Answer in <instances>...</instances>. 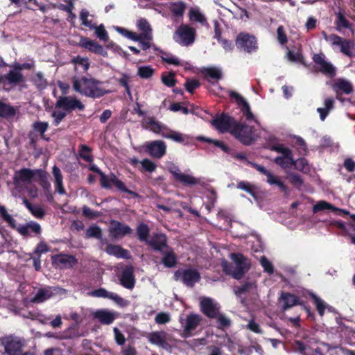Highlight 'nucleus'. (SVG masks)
I'll return each mask as SVG.
<instances>
[{
    "label": "nucleus",
    "instance_id": "obj_6",
    "mask_svg": "<svg viewBox=\"0 0 355 355\" xmlns=\"http://www.w3.org/2000/svg\"><path fill=\"white\" fill-rule=\"evenodd\" d=\"M254 128L246 123H236L231 130V134L244 145L249 146L254 140Z\"/></svg>",
    "mask_w": 355,
    "mask_h": 355
},
{
    "label": "nucleus",
    "instance_id": "obj_40",
    "mask_svg": "<svg viewBox=\"0 0 355 355\" xmlns=\"http://www.w3.org/2000/svg\"><path fill=\"white\" fill-rule=\"evenodd\" d=\"M23 204L35 218L38 219H42L44 218L45 211L39 205H32L25 197L23 198Z\"/></svg>",
    "mask_w": 355,
    "mask_h": 355
},
{
    "label": "nucleus",
    "instance_id": "obj_47",
    "mask_svg": "<svg viewBox=\"0 0 355 355\" xmlns=\"http://www.w3.org/2000/svg\"><path fill=\"white\" fill-rule=\"evenodd\" d=\"M102 230L96 225L89 227L85 232V238H95L101 239L102 238Z\"/></svg>",
    "mask_w": 355,
    "mask_h": 355
},
{
    "label": "nucleus",
    "instance_id": "obj_13",
    "mask_svg": "<svg viewBox=\"0 0 355 355\" xmlns=\"http://www.w3.org/2000/svg\"><path fill=\"white\" fill-rule=\"evenodd\" d=\"M147 338L149 343L164 349L171 348L168 342L171 341V336L165 331H156L149 333Z\"/></svg>",
    "mask_w": 355,
    "mask_h": 355
},
{
    "label": "nucleus",
    "instance_id": "obj_48",
    "mask_svg": "<svg viewBox=\"0 0 355 355\" xmlns=\"http://www.w3.org/2000/svg\"><path fill=\"white\" fill-rule=\"evenodd\" d=\"M310 297L313 300L319 315L320 316H323L324 314V311L327 308V304L325 302L313 293L310 294Z\"/></svg>",
    "mask_w": 355,
    "mask_h": 355
},
{
    "label": "nucleus",
    "instance_id": "obj_18",
    "mask_svg": "<svg viewBox=\"0 0 355 355\" xmlns=\"http://www.w3.org/2000/svg\"><path fill=\"white\" fill-rule=\"evenodd\" d=\"M201 312L209 319L217 317L220 312V306L209 297H203L200 302Z\"/></svg>",
    "mask_w": 355,
    "mask_h": 355
},
{
    "label": "nucleus",
    "instance_id": "obj_32",
    "mask_svg": "<svg viewBox=\"0 0 355 355\" xmlns=\"http://www.w3.org/2000/svg\"><path fill=\"white\" fill-rule=\"evenodd\" d=\"M160 252L162 254V263L165 267L173 268L176 266L178 257L172 248L167 247L166 250Z\"/></svg>",
    "mask_w": 355,
    "mask_h": 355
},
{
    "label": "nucleus",
    "instance_id": "obj_2",
    "mask_svg": "<svg viewBox=\"0 0 355 355\" xmlns=\"http://www.w3.org/2000/svg\"><path fill=\"white\" fill-rule=\"evenodd\" d=\"M230 258L235 266L224 260L221 263L223 270L226 275H231L234 279L239 280L250 269V261L241 253H232Z\"/></svg>",
    "mask_w": 355,
    "mask_h": 355
},
{
    "label": "nucleus",
    "instance_id": "obj_52",
    "mask_svg": "<svg viewBox=\"0 0 355 355\" xmlns=\"http://www.w3.org/2000/svg\"><path fill=\"white\" fill-rule=\"evenodd\" d=\"M159 55H160L162 61H164L168 64H173L175 66H181L182 65L181 62L177 58L173 56L170 53H168L162 50H160Z\"/></svg>",
    "mask_w": 355,
    "mask_h": 355
},
{
    "label": "nucleus",
    "instance_id": "obj_21",
    "mask_svg": "<svg viewBox=\"0 0 355 355\" xmlns=\"http://www.w3.org/2000/svg\"><path fill=\"white\" fill-rule=\"evenodd\" d=\"M51 259L53 264L62 268H71L78 263L75 256L65 254L53 255Z\"/></svg>",
    "mask_w": 355,
    "mask_h": 355
},
{
    "label": "nucleus",
    "instance_id": "obj_17",
    "mask_svg": "<svg viewBox=\"0 0 355 355\" xmlns=\"http://www.w3.org/2000/svg\"><path fill=\"white\" fill-rule=\"evenodd\" d=\"M12 70H10L6 73L7 82L12 86H17L25 81V78L21 73V63L15 62L12 64L9 65Z\"/></svg>",
    "mask_w": 355,
    "mask_h": 355
},
{
    "label": "nucleus",
    "instance_id": "obj_5",
    "mask_svg": "<svg viewBox=\"0 0 355 355\" xmlns=\"http://www.w3.org/2000/svg\"><path fill=\"white\" fill-rule=\"evenodd\" d=\"M270 150L282 154V156H277L274 159V162L280 166L282 169L286 170L293 166L294 158L292 150L284 147L283 144H274L270 147Z\"/></svg>",
    "mask_w": 355,
    "mask_h": 355
},
{
    "label": "nucleus",
    "instance_id": "obj_45",
    "mask_svg": "<svg viewBox=\"0 0 355 355\" xmlns=\"http://www.w3.org/2000/svg\"><path fill=\"white\" fill-rule=\"evenodd\" d=\"M92 148L85 144L79 145L78 152L80 157L87 162H92L94 157L92 155Z\"/></svg>",
    "mask_w": 355,
    "mask_h": 355
},
{
    "label": "nucleus",
    "instance_id": "obj_16",
    "mask_svg": "<svg viewBox=\"0 0 355 355\" xmlns=\"http://www.w3.org/2000/svg\"><path fill=\"white\" fill-rule=\"evenodd\" d=\"M175 277L178 279L181 277L182 282L189 287H193L195 283L200 279V272L196 269H185L182 271L177 270L175 272Z\"/></svg>",
    "mask_w": 355,
    "mask_h": 355
},
{
    "label": "nucleus",
    "instance_id": "obj_26",
    "mask_svg": "<svg viewBox=\"0 0 355 355\" xmlns=\"http://www.w3.org/2000/svg\"><path fill=\"white\" fill-rule=\"evenodd\" d=\"M146 151L153 157L160 159L166 152V146L163 141L155 140L148 144Z\"/></svg>",
    "mask_w": 355,
    "mask_h": 355
},
{
    "label": "nucleus",
    "instance_id": "obj_28",
    "mask_svg": "<svg viewBox=\"0 0 355 355\" xmlns=\"http://www.w3.org/2000/svg\"><path fill=\"white\" fill-rule=\"evenodd\" d=\"M92 315L94 319H97L101 324L105 325L113 323L116 318L114 313L107 309H98L93 312Z\"/></svg>",
    "mask_w": 355,
    "mask_h": 355
},
{
    "label": "nucleus",
    "instance_id": "obj_22",
    "mask_svg": "<svg viewBox=\"0 0 355 355\" xmlns=\"http://www.w3.org/2000/svg\"><path fill=\"white\" fill-rule=\"evenodd\" d=\"M92 295L96 297L107 298L113 300L116 304L121 307L126 306L128 305L127 300H124L117 294L107 291L103 288H100L94 290L92 293Z\"/></svg>",
    "mask_w": 355,
    "mask_h": 355
},
{
    "label": "nucleus",
    "instance_id": "obj_59",
    "mask_svg": "<svg viewBox=\"0 0 355 355\" xmlns=\"http://www.w3.org/2000/svg\"><path fill=\"white\" fill-rule=\"evenodd\" d=\"M116 31L118 33H119L123 36H124L132 41H136V40H140V37H139L137 33L130 31L125 28L117 27Z\"/></svg>",
    "mask_w": 355,
    "mask_h": 355
},
{
    "label": "nucleus",
    "instance_id": "obj_38",
    "mask_svg": "<svg viewBox=\"0 0 355 355\" xmlns=\"http://www.w3.org/2000/svg\"><path fill=\"white\" fill-rule=\"evenodd\" d=\"M146 128L154 133L160 134L163 137V133L165 132L167 126L156 121L154 118H149L146 121Z\"/></svg>",
    "mask_w": 355,
    "mask_h": 355
},
{
    "label": "nucleus",
    "instance_id": "obj_61",
    "mask_svg": "<svg viewBox=\"0 0 355 355\" xmlns=\"http://www.w3.org/2000/svg\"><path fill=\"white\" fill-rule=\"evenodd\" d=\"M89 12L87 10H82L80 14V18L82 21V24L89 28V29H94L96 24L92 23L91 20L88 19Z\"/></svg>",
    "mask_w": 355,
    "mask_h": 355
},
{
    "label": "nucleus",
    "instance_id": "obj_30",
    "mask_svg": "<svg viewBox=\"0 0 355 355\" xmlns=\"http://www.w3.org/2000/svg\"><path fill=\"white\" fill-rule=\"evenodd\" d=\"M280 300L283 302V311L289 309L296 305L302 304L298 296L288 292H282Z\"/></svg>",
    "mask_w": 355,
    "mask_h": 355
},
{
    "label": "nucleus",
    "instance_id": "obj_39",
    "mask_svg": "<svg viewBox=\"0 0 355 355\" xmlns=\"http://www.w3.org/2000/svg\"><path fill=\"white\" fill-rule=\"evenodd\" d=\"M53 175L55 178V187L58 193L60 195H64L66 193L65 189L63 186L62 183V175L60 169L57 166H54L53 167Z\"/></svg>",
    "mask_w": 355,
    "mask_h": 355
},
{
    "label": "nucleus",
    "instance_id": "obj_46",
    "mask_svg": "<svg viewBox=\"0 0 355 355\" xmlns=\"http://www.w3.org/2000/svg\"><path fill=\"white\" fill-rule=\"evenodd\" d=\"M293 166L295 168L304 173H309L310 172V166L308 160L304 157H300L297 159H294Z\"/></svg>",
    "mask_w": 355,
    "mask_h": 355
},
{
    "label": "nucleus",
    "instance_id": "obj_34",
    "mask_svg": "<svg viewBox=\"0 0 355 355\" xmlns=\"http://www.w3.org/2000/svg\"><path fill=\"white\" fill-rule=\"evenodd\" d=\"M105 252L117 258L129 259L130 257V252L118 245L107 244Z\"/></svg>",
    "mask_w": 355,
    "mask_h": 355
},
{
    "label": "nucleus",
    "instance_id": "obj_56",
    "mask_svg": "<svg viewBox=\"0 0 355 355\" xmlns=\"http://www.w3.org/2000/svg\"><path fill=\"white\" fill-rule=\"evenodd\" d=\"M81 335L79 334L78 327L77 325L73 324L65 329L63 332V338L65 339H71L80 337Z\"/></svg>",
    "mask_w": 355,
    "mask_h": 355
},
{
    "label": "nucleus",
    "instance_id": "obj_64",
    "mask_svg": "<svg viewBox=\"0 0 355 355\" xmlns=\"http://www.w3.org/2000/svg\"><path fill=\"white\" fill-rule=\"evenodd\" d=\"M143 171L152 173L155 171L157 165L150 159L145 158L141 161Z\"/></svg>",
    "mask_w": 355,
    "mask_h": 355
},
{
    "label": "nucleus",
    "instance_id": "obj_31",
    "mask_svg": "<svg viewBox=\"0 0 355 355\" xmlns=\"http://www.w3.org/2000/svg\"><path fill=\"white\" fill-rule=\"evenodd\" d=\"M137 26L141 31L139 35L141 39H146L148 41L153 40L152 28L146 19L141 18L137 21Z\"/></svg>",
    "mask_w": 355,
    "mask_h": 355
},
{
    "label": "nucleus",
    "instance_id": "obj_8",
    "mask_svg": "<svg viewBox=\"0 0 355 355\" xmlns=\"http://www.w3.org/2000/svg\"><path fill=\"white\" fill-rule=\"evenodd\" d=\"M100 183L103 188L110 189L111 184H114L119 190L125 192L132 196L133 198H138L139 195L135 191L128 189L125 184L120 180L116 175L111 173L110 175H105L104 173L100 175Z\"/></svg>",
    "mask_w": 355,
    "mask_h": 355
},
{
    "label": "nucleus",
    "instance_id": "obj_58",
    "mask_svg": "<svg viewBox=\"0 0 355 355\" xmlns=\"http://www.w3.org/2000/svg\"><path fill=\"white\" fill-rule=\"evenodd\" d=\"M254 286V283L251 282H245L242 285L234 287V293L237 296H241L243 294L248 292Z\"/></svg>",
    "mask_w": 355,
    "mask_h": 355
},
{
    "label": "nucleus",
    "instance_id": "obj_62",
    "mask_svg": "<svg viewBox=\"0 0 355 355\" xmlns=\"http://www.w3.org/2000/svg\"><path fill=\"white\" fill-rule=\"evenodd\" d=\"M336 25L338 31H340L342 28H349L350 27V23L341 13H338L337 16Z\"/></svg>",
    "mask_w": 355,
    "mask_h": 355
},
{
    "label": "nucleus",
    "instance_id": "obj_51",
    "mask_svg": "<svg viewBox=\"0 0 355 355\" xmlns=\"http://www.w3.org/2000/svg\"><path fill=\"white\" fill-rule=\"evenodd\" d=\"M155 73V69L151 66H140L137 69V75L142 79H149Z\"/></svg>",
    "mask_w": 355,
    "mask_h": 355
},
{
    "label": "nucleus",
    "instance_id": "obj_11",
    "mask_svg": "<svg viewBox=\"0 0 355 355\" xmlns=\"http://www.w3.org/2000/svg\"><path fill=\"white\" fill-rule=\"evenodd\" d=\"M0 344L4 348L8 355H16L22 350L24 343L21 340L12 335L6 336L0 338Z\"/></svg>",
    "mask_w": 355,
    "mask_h": 355
},
{
    "label": "nucleus",
    "instance_id": "obj_63",
    "mask_svg": "<svg viewBox=\"0 0 355 355\" xmlns=\"http://www.w3.org/2000/svg\"><path fill=\"white\" fill-rule=\"evenodd\" d=\"M200 86V83L196 79H188L184 84L186 90L190 94H193Z\"/></svg>",
    "mask_w": 355,
    "mask_h": 355
},
{
    "label": "nucleus",
    "instance_id": "obj_49",
    "mask_svg": "<svg viewBox=\"0 0 355 355\" xmlns=\"http://www.w3.org/2000/svg\"><path fill=\"white\" fill-rule=\"evenodd\" d=\"M37 172L36 176L39 179L40 186L44 191H49L51 189V184L48 181L46 172L42 169H37Z\"/></svg>",
    "mask_w": 355,
    "mask_h": 355
},
{
    "label": "nucleus",
    "instance_id": "obj_60",
    "mask_svg": "<svg viewBox=\"0 0 355 355\" xmlns=\"http://www.w3.org/2000/svg\"><path fill=\"white\" fill-rule=\"evenodd\" d=\"M174 77L175 73L170 72L168 74L163 73L161 79L164 85L168 87H172L175 85L177 82Z\"/></svg>",
    "mask_w": 355,
    "mask_h": 355
},
{
    "label": "nucleus",
    "instance_id": "obj_3",
    "mask_svg": "<svg viewBox=\"0 0 355 355\" xmlns=\"http://www.w3.org/2000/svg\"><path fill=\"white\" fill-rule=\"evenodd\" d=\"M0 216L11 228L16 230L23 236H31L32 233L39 235L42 232L40 225L33 220L26 225L17 226L16 220L8 213L6 207L3 205H0Z\"/></svg>",
    "mask_w": 355,
    "mask_h": 355
},
{
    "label": "nucleus",
    "instance_id": "obj_41",
    "mask_svg": "<svg viewBox=\"0 0 355 355\" xmlns=\"http://www.w3.org/2000/svg\"><path fill=\"white\" fill-rule=\"evenodd\" d=\"M138 239L141 242L147 243L149 239L150 228L147 224L139 223L136 229Z\"/></svg>",
    "mask_w": 355,
    "mask_h": 355
},
{
    "label": "nucleus",
    "instance_id": "obj_29",
    "mask_svg": "<svg viewBox=\"0 0 355 355\" xmlns=\"http://www.w3.org/2000/svg\"><path fill=\"white\" fill-rule=\"evenodd\" d=\"M121 284L125 288L132 289L135 284L134 269L132 266L126 267L121 273Z\"/></svg>",
    "mask_w": 355,
    "mask_h": 355
},
{
    "label": "nucleus",
    "instance_id": "obj_25",
    "mask_svg": "<svg viewBox=\"0 0 355 355\" xmlns=\"http://www.w3.org/2000/svg\"><path fill=\"white\" fill-rule=\"evenodd\" d=\"M58 289L59 288L58 287L51 286L40 288L38 289L35 296L31 300V302L37 304L42 303L55 295Z\"/></svg>",
    "mask_w": 355,
    "mask_h": 355
},
{
    "label": "nucleus",
    "instance_id": "obj_24",
    "mask_svg": "<svg viewBox=\"0 0 355 355\" xmlns=\"http://www.w3.org/2000/svg\"><path fill=\"white\" fill-rule=\"evenodd\" d=\"M167 237L163 233H155L150 239H148L146 244L153 250L157 252H162L164 248H167Z\"/></svg>",
    "mask_w": 355,
    "mask_h": 355
},
{
    "label": "nucleus",
    "instance_id": "obj_12",
    "mask_svg": "<svg viewBox=\"0 0 355 355\" xmlns=\"http://www.w3.org/2000/svg\"><path fill=\"white\" fill-rule=\"evenodd\" d=\"M55 107L62 108L67 112L70 113L76 110L83 111L85 107V105L76 97L60 96L56 102Z\"/></svg>",
    "mask_w": 355,
    "mask_h": 355
},
{
    "label": "nucleus",
    "instance_id": "obj_1",
    "mask_svg": "<svg viewBox=\"0 0 355 355\" xmlns=\"http://www.w3.org/2000/svg\"><path fill=\"white\" fill-rule=\"evenodd\" d=\"M73 89L76 92L87 97L96 98L103 96L108 91H105L98 86L102 82L92 77L74 76L71 80Z\"/></svg>",
    "mask_w": 355,
    "mask_h": 355
},
{
    "label": "nucleus",
    "instance_id": "obj_42",
    "mask_svg": "<svg viewBox=\"0 0 355 355\" xmlns=\"http://www.w3.org/2000/svg\"><path fill=\"white\" fill-rule=\"evenodd\" d=\"M169 9L174 17H182L186 9V3L182 1L172 2Z\"/></svg>",
    "mask_w": 355,
    "mask_h": 355
},
{
    "label": "nucleus",
    "instance_id": "obj_54",
    "mask_svg": "<svg viewBox=\"0 0 355 355\" xmlns=\"http://www.w3.org/2000/svg\"><path fill=\"white\" fill-rule=\"evenodd\" d=\"M32 81L38 89H44L47 85V81L42 72H37L33 76Z\"/></svg>",
    "mask_w": 355,
    "mask_h": 355
},
{
    "label": "nucleus",
    "instance_id": "obj_50",
    "mask_svg": "<svg viewBox=\"0 0 355 355\" xmlns=\"http://www.w3.org/2000/svg\"><path fill=\"white\" fill-rule=\"evenodd\" d=\"M286 57L290 62L304 64V59L300 50L296 52L288 50Z\"/></svg>",
    "mask_w": 355,
    "mask_h": 355
},
{
    "label": "nucleus",
    "instance_id": "obj_15",
    "mask_svg": "<svg viewBox=\"0 0 355 355\" xmlns=\"http://www.w3.org/2000/svg\"><path fill=\"white\" fill-rule=\"evenodd\" d=\"M235 123H236V122L234 119L225 113L216 116L211 121V124L216 129L222 133L227 132L231 133V130Z\"/></svg>",
    "mask_w": 355,
    "mask_h": 355
},
{
    "label": "nucleus",
    "instance_id": "obj_14",
    "mask_svg": "<svg viewBox=\"0 0 355 355\" xmlns=\"http://www.w3.org/2000/svg\"><path fill=\"white\" fill-rule=\"evenodd\" d=\"M37 173V169L28 168H22L16 171L12 178L14 185L18 187L22 183L31 184L34 177L36 176Z\"/></svg>",
    "mask_w": 355,
    "mask_h": 355
},
{
    "label": "nucleus",
    "instance_id": "obj_44",
    "mask_svg": "<svg viewBox=\"0 0 355 355\" xmlns=\"http://www.w3.org/2000/svg\"><path fill=\"white\" fill-rule=\"evenodd\" d=\"M34 131L40 133L42 139L49 141V137L45 135V132L48 130L49 125L46 121H36L32 125Z\"/></svg>",
    "mask_w": 355,
    "mask_h": 355
},
{
    "label": "nucleus",
    "instance_id": "obj_33",
    "mask_svg": "<svg viewBox=\"0 0 355 355\" xmlns=\"http://www.w3.org/2000/svg\"><path fill=\"white\" fill-rule=\"evenodd\" d=\"M202 73L205 78L211 84L217 83L223 78V73L221 70L214 67L202 69Z\"/></svg>",
    "mask_w": 355,
    "mask_h": 355
},
{
    "label": "nucleus",
    "instance_id": "obj_23",
    "mask_svg": "<svg viewBox=\"0 0 355 355\" xmlns=\"http://www.w3.org/2000/svg\"><path fill=\"white\" fill-rule=\"evenodd\" d=\"M175 180L182 184L184 186L196 185L198 180L193 176L182 173L178 166L169 169Z\"/></svg>",
    "mask_w": 355,
    "mask_h": 355
},
{
    "label": "nucleus",
    "instance_id": "obj_27",
    "mask_svg": "<svg viewBox=\"0 0 355 355\" xmlns=\"http://www.w3.org/2000/svg\"><path fill=\"white\" fill-rule=\"evenodd\" d=\"M332 88L336 94V98L339 100H341L340 98V94H350L354 91L352 84L349 81L343 78L338 79L333 85Z\"/></svg>",
    "mask_w": 355,
    "mask_h": 355
},
{
    "label": "nucleus",
    "instance_id": "obj_36",
    "mask_svg": "<svg viewBox=\"0 0 355 355\" xmlns=\"http://www.w3.org/2000/svg\"><path fill=\"white\" fill-rule=\"evenodd\" d=\"M17 114L16 108L0 100V118L5 119H12Z\"/></svg>",
    "mask_w": 355,
    "mask_h": 355
},
{
    "label": "nucleus",
    "instance_id": "obj_43",
    "mask_svg": "<svg viewBox=\"0 0 355 355\" xmlns=\"http://www.w3.org/2000/svg\"><path fill=\"white\" fill-rule=\"evenodd\" d=\"M163 137L171 139L177 143L184 144L187 137L183 134L172 130L167 127L165 132L163 133Z\"/></svg>",
    "mask_w": 355,
    "mask_h": 355
},
{
    "label": "nucleus",
    "instance_id": "obj_10",
    "mask_svg": "<svg viewBox=\"0 0 355 355\" xmlns=\"http://www.w3.org/2000/svg\"><path fill=\"white\" fill-rule=\"evenodd\" d=\"M312 59L315 64V68L317 71L331 78L336 76V68L331 62L325 60L324 53H315Z\"/></svg>",
    "mask_w": 355,
    "mask_h": 355
},
{
    "label": "nucleus",
    "instance_id": "obj_19",
    "mask_svg": "<svg viewBox=\"0 0 355 355\" xmlns=\"http://www.w3.org/2000/svg\"><path fill=\"white\" fill-rule=\"evenodd\" d=\"M110 235L114 239L121 238L132 233V229L118 220H111V226L109 228Z\"/></svg>",
    "mask_w": 355,
    "mask_h": 355
},
{
    "label": "nucleus",
    "instance_id": "obj_57",
    "mask_svg": "<svg viewBox=\"0 0 355 355\" xmlns=\"http://www.w3.org/2000/svg\"><path fill=\"white\" fill-rule=\"evenodd\" d=\"M266 182L270 185H277L283 192L286 193L288 191L287 186L280 180L279 177L277 175L272 174V176H270V179L267 180Z\"/></svg>",
    "mask_w": 355,
    "mask_h": 355
},
{
    "label": "nucleus",
    "instance_id": "obj_20",
    "mask_svg": "<svg viewBox=\"0 0 355 355\" xmlns=\"http://www.w3.org/2000/svg\"><path fill=\"white\" fill-rule=\"evenodd\" d=\"M79 46L95 54H98L103 57H107V52L103 46L99 44L97 42L92 40L88 37H81L79 42Z\"/></svg>",
    "mask_w": 355,
    "mask_h": 355
},
{
    "label": "nucleus",
    "instance_id": "obj_37",
    "mask_svg": "<svg viewBox=\"0 0 355 355\" xmlns=\"http://www.w3.org/2000/svg\"><path fill=\"white\" fill-rule=\"evenodd\" d=\"M189 18L191 21L198 22L203 26H209L207 18L199 9L191 8L189 11Z\"/></svg>",
    "mask_w": 355,
    "mask_h": 355
},
{
    "label": "nucleus",
    "instance_id": "obj_7",
    "mask_svg": "<svg viewBox=\"0 0 355 355\" xmlns=\"http://www.w3.org/2000/svg\"><path fill=\"white\" fill-rule=\"evenodd\" d=\"M196 31L195 28L188 24H182L175 31L173 39L175 42L182 46L192 44L196 39Z\"/></svg>",
    "mask_w": 355,
    "mask_h": 355
},
{
    "label": "nucleus",
    "instance_id": "obj_4",
    "mask_svg": "<svg viewBox=\"0 0 355 355\" xmlns=\"http://www.w3.org/2000/svg\"><path fill=\"white\" fill-rule=\"evenodd\" d=\"M236 48L241 52L253 53L259 49L257 37L246 32L239 33L235 40Z\"/></svg>",
    "mask_w": 355,
    "mask_h": 355
},
{
    "label": "nucleus",
    "instance_id": "obj_53",
    "mask_svg": "<svg viewBox=\"0 0 355 355\" xmlns=\"http://www.w3.org/2000/svg\"><path fill=\"white\" fill-rule=\"evenodd\" d=\"M71 63L74 65H78L83 67V71L86 72L89 67V62L87 58H83L80 55L73 57L71 60Z\"/></svg>",
    "mask_w": 355,
    "mask_h": 355
},
{
    "label": "nucleus",
    "instance_id": "obj_35",
    "mask_svg": "<svg viewBox=\"0 0 355 355\" xmlns=\"http://www.w3.org/2000/svg\"><path fill=\"white\" fill-rule=\"evenodd\" d=\"M325 209H331L333 211L338 212L339 214L340 213H343L345 215H348L349 214L348 211L335 207L332 204L324 200L319 201L313 207V213H318Z\"/></svg>",
    "mask_w": 355,
    "mask_h": 355
},
{
    "label": "nucleus",
    "instance_id": "obj_9",
    "mask_svg": "<svg viewBox=\"0 0 355 355\" xmlns=\"http://www.w3.org/2000/svg\"><path fill=\"white\" fill-rule=\"evenodd\" d=\"M202 321V317L196 313H190L185 319L180 318V322L183 327V338H188L194 335V331Z\"/></svg>",
    "mask_w": 355,
    "mask_h": 355
},
{
    "label": "nucleus",
    "instance_id": "obj_55",
    "mask_svg": "<svg viewBox=\"0 0 355 355\" xmlns=\"http://www.w3.org/2000/svg\"><path fill=\"white\" fill-rule=\"evenodd\" d=\"M289 182L295 188L300 189L304 184V180L300 175L296 173H290L288 175Z\"/></svg>",
    "mask_w": 355,
    "mask_h": 355
}]
</instances>
